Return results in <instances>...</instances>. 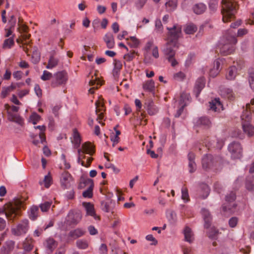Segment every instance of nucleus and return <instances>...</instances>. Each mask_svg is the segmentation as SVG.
I'll return each mask as SVG.
<instances>
[{
  "label": "nucleus",
  "mask_w": 254,
  "mask_h": 254,
  "mask_svg": "<svg viewBox=\"0 0 254 254\" xmlns=\"http://www.w3.org/2000/svg\"><path fill=\"white\" fill-rule=\"evenodd\" d=\"M96 106V114L98 116L97 121L101 124L100 120L104 119V113L106 111L104 103L101 101H97L95 103Z\"/></svg>",
  "instance_id": "obj_13"
},
{
  "label": "nucleus",
  "mask_w": 254,
  "mask_h": 254,
  "mask_svg": "<svg viewBox=\"0 0 254 254\" xmlns=\"http://www.w3.org/2000/svg\"><path fill=\"white\" fill-rule=\"evenodd\" d=\"M177 3L178 0H169L165 3L167 11H171L174 10L177 6Z\"/></svg>",
  "instance_id": "obj_39"
},
{
  "label": "nucleus",
  "mask_w": 254,
  "mask_h": 254,
  "mask_svg": "<svg viewBox=\"0 0 254 254\" xmlns=\"http://www.w3.org/2000/svg\"><path fill=\"white\" fill-rule=\"evenodd\" d=\"M71 180L72 177L68 172H63L61 177V183L62 187L64 189L69 188Z\"/></svg>",
  "instance_id": "obj_14"
},
{
  "label": "nucleus",
  "mask_w": 254,
  "mask_h": 254,
  "mask_svg": "<svg viewBox=\"0 0 254 254\" xmlns=\"http://www.w3.org/2000/svg\"><path fill=\"white\" fill-rule=\"evenodd\" d=\"M15 243L12 240L5 242L0 249L1 254H9L14 249Z\"/></svg>",
  "instance_id": "obj_16"
},
{
  "label": "nucleus",
  "mask_w": 254,
  "mask_h": 254,
  "mask_svg": "<svg viewBox=\"0 0 254 254\" xmlns=\"http://www.w3.org/2000/svg\"><path fill=\"white\" fill-rule=\"evenodd\" d=\"M182 198L186 201L190 200L188 190L186 187H184L182 189Z\"/></svg>",
  "instance_id": "obj_53"
},
{
  "label": "nucleus",
  "mask_w": 254,
  "mask_h": 254,
  "mask_svg": "<svg viewBox=\"0 0 254 254\" xmlns=\"http://www.w3.org/2000/svg\"><path fill=\"white\" fill-rule=\"evenodd\" d=\"M44 183L45 187L46 188H49L52 183V178L50 174L48 173L47 175H46L44 178Z\"/></svg>",
  "instance_id": "obj_47"
},
{
  "label": "nucleus",
  "mask_w": 254,
  "mask_h": 254,
  "mask_svg": "<svg viewBox=\"0 0 254 254\" xmlns=\"http://www.w3.org/2000/svg\"><path fill=\"white\" fill-rule=\"evenodd\" d=\"M236 198V193L233 191L230 192L225 196V201L228 203H232V205H227L226 203L222 205V208L224 212L229 211L232 212L236 207V204L234 202Z\"/></svg>",
  "instance_id": "obj_5"
},
{
  "label": "nucleus",
  "mask_w": 254,
  "mask_h": 254,
  "mask_svg": "<svg viewBox=\"0 0 254 254\" xmlns=\"http://www.w3.org/2000/svg\"><path fill=\"white\" fill-rule=\"evenodd\" d=\"M175 56H169L166 57V59L168 62L171 64V65L173 67L175 66L178 64V62L175 59Z\"/></svg>",
  "instance_id": "obj_55"
},
{
  "label": "nucleus",
  "mask_w": 254,
  "mask_h": 254,
  "mask_svg": "<svg viewBox=\"0 0 254 254\" xmlns=\"http://www.w3.org/2000/svg\"><path fill=\"white\" fill-rule=\"evenodd\" d=\"M219 0H210L209 3V9L213 11H215L218 7Z\"/></svg>",
  "instance_id": "obj_50"
},
{
  "label": "nucleus",
  "mask_w": 254,
  "mask_h": 254,
  "mask_svg": "<svg viewBox=\"0 0 254 254\" xmlns=\"http://www.w3.org/2000/svg\"><path fill=\"white\" fill-rule=\"evenodd\" d=\"M210 108L215 112L217 111L219 108L222 107V105L221 103L219 98H216L209 102Z\"/></svg>",
  "instance_id": "obj_34"
},
{
  "label": "nucleus",
  "mask_w": 254,
  "mask_h": 254,
  "mask_svg": "<svg viewBox=\"0 0 254 254\" xmlns=\"http://www.w3.org/2000/svg\"><path fill=\"white\" fill-rule=\"evenodd\" d=\"M219 158L218 156H214L211 154H205L201 160L202 168L208 171L213 169L219 163Z\"/></svg>",
  "instance_id": "obj_2"
},
{
  "label": "nucleus",
  "mask_w": 254,
  "mask_h": 254,
  "mask_svg": "<svg viewBox=\"0 0 254 254\" xmlns=\"http://www.w3.org/2000/svg\"><path fill=\"white\" fill-rule=\"evenodd\" d=\"M68 80V74L66 71H58L54 74L53 79L51 85L55 88L60 85L65 84Z\"/></svg>",
  "instance_id": "obj_4"
},
{
  "label": "nucleus",
  "mask_w": 254,
  "mask_h": 254,
  "mask_svg": "<svg viewBox=\"0 0 254 254\" xmlns=\"http://www.w3.org/2000/svg\"><path fill=\"white\" fill-rule=\"evenodd\" d=\"M29 228V221L27 219L22 220L15 229L12 230V233L14 235L20 236L25 234Z\"/></svg>",
  "instance_id": "obj_10"
},
{
  "label": "nucleus",
  "mask_w": 254,
  "mask_h": 254,
  "mask_svg": "<svg viewBox=\"0 0 254 254\" xmlns=\"http://www.w3.org/2000/svg\"><path fill=\"white\" fill-rule=\"evenodd\" d=\"M32 240L31 239H26L23 244V248L26 252L31 251L33 248Z\"/></svg>",
  "instance_id": "obj_41"
},
{
  "label": "nucleus",
  "mask_w": 254,
  "mask_h": 254,
  "mask_svg": "<svg viewBox=\"0 0 254 254\" xmlns=\"http://www.w3.org/2000/svg\"><path fill=\"white\" fill-rule=\"evenodd\" d=\"M30 119L34 125L36 124L41 119V117L36 113H33L30 117Z\"/></svg>",
  "instance_id": "obj_51"
},
{
  "label": "nucleus",
  "mask_w": 254,
  "mask_h": 254,
  "mask_svg": "<svg viewBox=\"0 0 254 254\" xmlns=\"http://www.w3.org/2000/svg\"><path fill=\"white\" fill-rule=\"evenodd\" d=\"M244 131L249 136H252L254 134V127L249 123H243L242 124Z\"/></svg>",
  "instance_id": "obj_28"
},
{
  "label": "nucleus",
  "mask_w": 254,
  "mask_h": 254,
  "mask_svg": "<svg viewBox=\"0 0 254 254\" xmlns=\"http://www.w3.org/2000/svg\"><path fill=\"white\" fill-rule=\"evenodd\" d=\"M122 68V63L117 60H114V68L113 70V74L115 78L119 77L121 69Z\"/></svg>",
  "instance_id": "obj_30"
},
{
  "label": "nucleus",
  "mask_w": 254,
  "mask_h": 254,
  "mask_svg": "<svg viewBox=\"0 0 254 254\" xmlns=\"http://www.w3.org/2000/svg\"><path fill=\"white\" fill-rule=\"evenodd\" d=\"M205 79L203 77L198 78L195 83L193 92L196 96L198 97L201 91L205 86Z\"/></svg>",
  "instance_id": "obj_15"
},
{
  "label": "nucleus",
  "mask_w": 254,
  "mask_h": 254,
  "mask_svg": "<svg viewBox=\"0 0 254 254\" xmlns=\"http://www.w3.org/2000/svg\"><path fill=\"white\" fill-rule=\"evenodd\" d=\"M144 107L150 115H154L158 112V110L155 107L153 101L151 100L146 101L144 103Z\"/></svg>",
  "instance_id": "obj_19"
},
{
  "label": "nucleus",
  "mask_w": 254,
  "mask_h": 254,
  "mask_svg": "<svg viewBox=\"0 0 254 254\" xmlns=\"http://www.w3.org/2000/svg\"><path fill=\"white\" fill-rule=\"evenodd\" d=\"M221 94L222 96L230 100H233L235 98L234 94L232 89L224 88L221 90Z\"/></svg>",
  "instance_id": "obj_29"
},
{
  "label": "nucleus",
  "mask_w": 254,
  "mask_h": 254,
  "mask_svg": "<svg viewBox=\"0 0 254 254\" xmlns=\"http://www.w3.org/2000/svg\"><path fill=\"white\" fill-rule=\"evenodd\" d=\"M16 23V19L14 15H11L9 17L8 20V25H10L11 27H14Z\"/></svg>",
  "instance_id": "obj_60"
},
{
  "label": "nucleus",
  "mask_w": 254,
  "mask_h": 254,
  "mask_svg": "<svg viewBox=\"0 0 254 254\" xmlns=\"http://www.w3.org/2000/svg\"><path fill=\"white\" fill-rule=\"evenodd\" d=\"M20 87L19 83L13 84L12 83L10 86L7 87H2V91L1 92V97L2 98H5L7 95L12 91L14 90L16 87Z\"/></svg>",
  "instance_id": "obj_23"
},
{
  "label": "nucleus",
  "mask_w": 254,
  "mask_h": 254,
  "mask_svg": "<svg viewBox=\"0 0 254 254\" xmlns=\"http://www.w3.org/2000/svg\"><path fill=\"white\" fill-rule=\"evenodd\" d=\"M106 168L111 169L115 173L117 174L120 172V170L118 169L114 164L108 163L105 165Z\"/></svg>",
  "instance_id": "obj_59"
},
{
  "label": "nucleus",
  "mask_w": 254,
  "mask_h": 254,
  "mask_svg": "<svg viewBox=\"0 0 254 254\" xmlns=\"http://www.w3.org/2000/svg\"><path fill=\"white\" fill-rule=\"evenodd\" d=\"M197 30V28L196 25L192 23H190L186 26L184 31L187 34H193Z\"/></svg>",
  "instance_id": "obj_37"
},
{
  "label": "nucleus",
  "mask_w": 254,
  "mask_h": 254,
  "mask_svg": "<svg viewBox=\"0 0 254 254\" xmlns=\"http://www.w3.org/2000/svg\"><path fill=\"white\" fill-rule=\"evenodd\" d=\"M183 233L186 241L191 243L194 241V234L190 227L186 226L184 230Z\"/></svg>",
  "instance_id": "obj_21"
},
{
  "label": "nucleus",
  "mask_w": 254,
  "mask_h": 254,
  "mask_svg": "<svg viewBox=\"0 0 254 254\" xmlns=\"http://www.w3.org/2000/svg\"><path fill=\"white\" fill-rule=\"evenodd\" d=\"M76 246L80 249H85L88 247L89 244L85 240H78L76 242Z\"/></svg>",
  "instance_id": "obj_44"
},
{
  "label": "nucleus",
  "mask_w": 254,
  "mask_h": 254,
  "mask_svg": "<svg viewBox=\"0 0 254 254\" xmlns=\"http://www.w3.org/2000/svg\"><path fill=\"white\" fill-rule=\"evenodd\" d=\"M155 88V83L153 80L146 81L143 85L144 90L151 92Z\"/></svg>",
  "instance_id": "obj_38"
},
{
  "label": "nucleus",
  "mask_w": 254,
  "mask_h": 254,
  "mask_svg": "<svg viewBox=\"0 0 254 254\" xmlns=\"http://www.w3.org/2000/svg\"><path fill=\"white\" fill-rule=\"evenodd\" d=\"M104 42L106 44V46L109 49H112L115 46L114 37L111 33H107L105 34L103 38Z\"/></svg>",
  "instance_id": "obj_20"
},
{
  "label": "nucleus",
  "mask_w": 254,
  "mask_h": 254,
  "mask_svg": "<svg viewBox=\"0 0 254 254\" xmlns=\"http://www.w3.org/2000/svg\"><path fill=\"white\" fill-rule=\"evenodd\" d=\"M147 0H137L135 3V6L138 9L142 8Z\"/></svg>",
  "instance_id": "obj_64"
},
{
  "label": "nucleus",
  "mask_w": 254,
  "mask_h": 254,
  "mask_svg": "<svg viewBox=\"0 0 254 254\" xmlns=\"http://www.w3.org/2000/svg\"><path fill=\"white\" fill-rule=\"evenodd\" d=\"M155 28L159 32H162L163 27L160 19H157L155 21Z\"/></svg>",
  "instance_id": "obj_56"
},
{
  "label": "nucleus",
  "mask_w": 254,
  "mask_h": 254,
  "mask_svg": "<svg viewBox=\"0 0 254 254\" xmlns=\"http://www.w3.org/2000/svg\"><path fill=\"white\" fill-rule=\"evenodd\" d=\"M8 120L10 121L15 122L20 126L24 124V120L18 114H12L8 112Z\"/></svg>",
  "instance_id": "obj_24"
},
{
  "label": "nucleus",
  "mask_w": 254,
  "mask_h": 254,
  "mask_svg": "<svg viewBox=\"0 0 254 254\" xmlns=\"http://www.w3.org/2000/svg\"><path fill=\"white\" fill-rule=\"evenodd\" d=\"M179 47L178 42L168 40L162 50L164 55L166 56H175L176 51Z\"/></svg>",
  "instance_id": "obj_6"
},
{
  "label": "nucleus",
  "mask_w": 254,
  "mask_h": 254,
  "mask_svg": "<svg viewBox=\"0 0 254 254\" xmlns=\"http://www.w3.org/2000/svg\"><path fill=\"white\" fill-rule=\"evenodd\" d=\"M173 78L177 81H182L185 79L186 75L184 72L179 71L174 74Z\"/></svg>",
  "instance_id": "obj_48"
},
{
  "label": "nucleus",
  "mask_w": 254,
  "mask_h": 254,
  "mask_svg": "<svg viewBox=\"0 0 254 254\" xmlns=\"http://www.w3.org/2000/svg\"><path fill=\"white\" fill-rule=\"evenodd\" d=\"M111 140L113 142V146H114L116 144H118L120 141V137L119 136L115 135L114 133H112L111 135Z\"/></svg>",
  "instance_id": "obj_57"
},
{
  "label": "nucleus",
  "mask_w": 254,
  "mask_h": 254,
  "mask_svg": "<svg viewBox=\"0 0 254 254\" xmlns=\"http://www.w3.org/2000/svg\"><path fill=\"white\" fill-rule=\"evenodd\" d=\"M238 219L236 217H232L229 221V225L231 228H234L236 226L238 223Z\"/></svg>",
  "instance_id": "obj_58"
},
{
  "label": "nucleus",
  "mask_w": 254,
  "mask_h": 254,
  "mask_svg": "<svg viewBox=\"0 0 254 254\" xmlns=\"http://www.w3.org/2000/svg\"><path fill=\"white\" fill-rule=\"evenodd\" d=\"M222 20L224 22H227L234 17L238 4L233 0H222Z\"/></svg>",
  "instance_id": "obj_1"
},
{
  "label": "nucleus",
  "mask_w": 254,
  "mask_h": 254,
  "mask_svg": "<svg viewBox=\"0 0 254 254\" xmlns=\"http://www.w3.org/2000/svg\"><path fill=\"white\" fill-rule=\"evenodd\" d=\"M87 229L91 235H95L98 234V230L92 225L88 226Z\"/></svg>",
  "instance_id": "obj_63"
},
{
  "label": "nucleus",
  "mask_w": 254,
  "mask_h": 254,
  "mask_svg": "<svg viewBox=\"0 0 254 254\" xmlns=\"http://www.w3.org/2000/svg\"><path fill=\"white\" fill-rule=\"evenodd\" d=\"M4 214L9 220L13 221L17 215V209L11 204L7 205L0 208V214Z\"/></svg>",
  "instance_id": "obj_9"
},
{
  "label": "nucleus",
  "mask_w": 254,
  "mask_h": 254,
  "mask_svg": "<svg viewBox=\"0 0 254 254\" xmlns=\"http://www.w3.org/2000/svg\"><path fill=\"white\" fill-rule=\"evenodd\" d=\"M39 212V207L32 205L28 212V217L31 220L34 221L38 217Z\"/></svg>",
  "instance_id": "obj_22"
},
{
  "label": "nucleus",
  "mask_w": 254,
  "mask_h": 254,
  "mask_svg": "<svg viewBox=\"0 0 254 254\" xmlns=\"http://www.w3.org/2000/svg\"><path fill=\"white\" fill-rule=\"evenodd\" d=\"M228 150L233 159H239L242 156V148L237 142H233L228 146Z\"/></svg>",
  "instance_id": "obj_8"
},
{
  "label": "nucleus",
  "mask_w": 254,
  "mask_h": 254,
  "mask_svg": "<svg viewBox=\"0 0 254 254\" xmlns=\"http://www.w3.org/2000/svg\"><path fill=\"white\" fill-rule=\"evenodd\" d=\"M35 129H39L41 130V132L39 133V137L41 139V142L43 143L46 141V136L44 133L46 130V127L44 126H38L34 127Z\"/></svg>",
  "instance_id": "obj_40"
},
{
  "label": "nucleus",
  "mask_w": 254,
  "mask_h": 254,
  "mask_svg": "<svg viewBox=\"0 0 254 254\" xmlns=\"http://www.w3.org/2000/svg\"><path fill=\"white\" fill-rule=\"evenodd\" d=\"M101 206L102 210L106 212H109L111 210V207L109 206V204L106 202H102Z\"/></svg>",
  "instance_id": "obj_62"
},
{
  "label": "nucleus",
  "mask_w": 254,
  "mask_h": 254,
  "mask_svg": "<svg viewBox=\"0 0 254 254\" xmlns=\"http://www.w3.org/2000/svg\"><path fill=\"white\" fill-rule=\"evenodd\" d=\"M89 85L91 86H93V87L89 89V93L93 94L94 90L98 88V86H101L102 84L100 80L99 79H97V78L95 77V79H92L90 80Z\"/></svg>",
  "instance_id": "obj_27"
},
{
  "label": "nucleus",
  "mask_w": 254,
  "mask_h": 254,
  "mask_svg": "<svg viewBox=\"0 0 254 254\" xmlns=\"http://www.w3.org/2000/svg\"><path fill=\"white\" fill-rule=\"evenodd\" d=\"M193 11L196 14H200L203 13L206 9V6L202 3H199L195 4L193 6Z\"/></svg>",
  "instance_id": "obj_33"
},
{
  "label": "nucleus",
  "mask_w": 254,
  "mask_h": 254,
  "mask_svg": "<svg viewBox=\"0 0 254 254\" xmlns=\"http://www.w3.org/2000/svg\"><path fill=\"white\" fill-rule=\"evenodd\" d=\"M249 81L251 88L254 91V69L250 68L249 70Z\"/></svg>",
  "instance_id": "obj_43"
},
{
  "label": "nucleus",
  "mask_w": 254,
  "mask_h": 254,
  "mask_svg": "<svg viewBox=\"0 0 254 254\" xmlns=\"http://www.w3.org/2000/svg\"><path fill=\"white\" fill-rule=\"evenodd\" d=\"M214 67L210 71V74L211 76H215L218 73L220 69V63L219 61H216L214 62Z\"/></svg>",
  "instance_id": "obj_42"
},
{
  "label": "nucleus",
  "mask_w": 254,
  "mask_h": 254,
  "mask_svg": "<svg viewBox=\"0 0 254 254\" xmlns=\"http://www.w3.org/2000/svg\"><path fill=\"white\" fill-rule=\"evenodd\" d=\"M82 215L80 212L70 211L67 216L66 221L69 225H77L81 220Z\"/></svg>",
  "instance_id": "obj_12"
},
{
  "label": "nucleus",
  "mask_w": 254,
  "mask_h": 254,
  "mask_svg": "<svg viewBox=\"0 0 254 254\" xmlns=\"http://www.w3.org/2000/svg\"><path fill=\"white\" fill-rule=\"evenodd\" d=\"M218 234V231L215 228H212L211 232L208 234V237L211 239H215L216 237Z\"/></svg>",
  "instance_id": "obj_61"
},
{
  "label": "nucleus",
  "mask_w": 254,
  "mask_h": 254,
  "mask_svg": "<svg viewBox=\"0 0 254 254\" xmlns=\"http://www.w3.org/2000/svg\"><path fill=\"white\" fill-rule=\"evenodd\" d=\"M52 77L53 75L52 73L47 70H44L41 78L44 81H46L50 79Z\"/></svg>",
  "instance_id": "obj_54"
},
{
  "label": "nucleus",
  "mask_w": 254,
  "mask_h": 254,
  "mask_svg": "<svg viewBox=\"0 0 254 254\" xmlns=\"http://www.w3.org/2000/svg\"><path fill=\"white\" fill-rule=\"evenodd\" d=\"M52 203L51 202L46 201L40 205L41 210L43 212L47 211L51 207Z\"/></svg>",
  "instance_id": "obj_52"
},
{
  "label": "nucleus",
  "mask_w": 254,
  "mask_h": 254,
  "mask_svg": "<svg viewBox=\"0 0 254 254\" xmlns=\"http://www.w3.org/2000/svg\"><path fill=\"white\" fill-rule=\"evenodd\" d=\"M32 62L36 64L39 62L40 60V54L37 51H35L33 52L32 56Z\"/></svg>",
  "instance_id": "obj_49"
},
{
  "label": "nucleus",
  "mask_w": 254,
  "mask_h": 254,
  "mask_svg": "<svg viewBox=\"0 0 254 254\" xmlns=\"http://www.w3.org/2000/svg\"><path fill=\"white\" fill-rule=\"evenodd\" d=\"M72 142L74 144L76 147H78L81 143V137L80 134L76 128L73 129V139Z\"/></svg>",
  "instance_id": "obj_36"
},
{
  "label": "nucleus",
  "mask_w": 254,
  "mask_h": 254,
  "mask_svg": "<svg viewBox=\"0 0 254 254\" xmlns=\"http://www.w3.org/2000/svg\"><path fill=\"white\" fill-rule=\"evenodd\" d=\"M59 62V60L56 58L54 54H52L49 58L46 68L48 69H52L56 67Z\"/></svg>",
  "instance_id": "obj_31"
},
{
  "label": "nucleus",
  "mask_w": 254,
  "mask_h": 254,
  "mask_svg": "<svg viewBox=\"0 0 254 254\" xmlns=\"http://www.w3.org/2000/svg\"><path fill=\"white\" fill-rule=\"evenodd\" d=\"M82 150L79 149L78 150V162H80L81 160L85 158V153L89 154L90 155H93L95 152L94 147L90 142H85L82 145Z\"/></svg>",
  "instance_id": "obj_7"
},
{
  "label": "nucleus",
  "mask_w": 254,
  "mask_h": 254,
  "mask_svg": "<svg viewBox=\"0 0 254 254\" xmlns=\"http://www.w3.org/2000/svg\"><path fill=\"white\" fill-rule=\"evenodd\" d=\"M237 42L235 36H230L226 38V42L220 48V52L223 56L232 54L235 50L234 45Z\"/></svg>",
  "instance_id": "obj_3"
},
{
  "label": "nucleus",
  "mask_w": 254,
  "mask_h": 254,
  "mask_svg": "<svg viewBox=\"0 0 254 254\" xmlns=\"http://www.w3.org/2000/svg\"><path fill=\"white\" fill-rule=\"evenodd\" d=\"M169 31L168 40L178 42V40L181 33V28L178 25H174L172 28H167Z\"/></svg>",
  "instance_id": "obj_11"
},
{
  "label": "nucleus",
  "mask_w": 254,
  "mask_h": 254,
  "mask_svg": "<svg viewBox=\"0 0 254 254\" xmlns=\"http://www.w3.org/2000/svg\"><path fill=\"white\" fill-rule=\"evenodd\" d=\"M83 206L85 207L87 215L93 216L95 219H99V217L95 212L94 205L90 202H83Z\"/></svg>",
  "instance_id": "obj_18"
},
{
  "label": "nucleus",
  "mask_w": 254,
  "mask_h": 254,
  "mask_svg": "<svg viewBox=\"0 0 254 254\" xmlns=\"http://www.w3.org/2000/svg\"><path fill=\"white\" fill-rule=\"evenodd\" d=\"M237 74V68L235 66H231L228 69L227 73L226 75V78L228 80H234Z\"/></svg>",
  "instance_id": "obj_35"
},
{
  "label": "nucleus",
  "mask_w": 254,
  "mask_h": 254,
  "mask_svg": "<svg viewBox=\"0 0 254 254\" xmlns=\"http://www.w3.org/2000/svg\"><path fill=\"white\" fill-rule=\"evenodd\" d=\"M44 245L46 249L48 254H52L58 246L57 243L53 238L47 239Z\"/></svg>",
  "instance_id": "obj_17"
},
{
  "label": "nucleus",
  "mask_w": 254,
  "mask_h": 254,
  "mask_svg": "<svg viewBox=\"0 0 254 254\" xmlns=\"http://www.w3.org/2000/svg\"><path fill=\"white\" fill-rule=\"evenodd\" d=\"M195 125L199 127L203 126L205 127H209L211 126V122L207 117H202L196 121Z\"/></svg>",
  "instance_id": "obj_25"
},
{
  "label": "nucleus",
  "mask_w": 254,
  "mask_h": 254,
  "mask_svg": "<svg viewBox=\"0 0 254 254\" xmlns=\"http://www.w3.org/2000/svg\"><path fill=\"white\" fill-rule=\"evenodd\" d=\"M127 40H129L128 44L132 47H137L139 44L138 40L135 37H130L129 39Z\"/></svg>",
  "instance_id": "obj_46"
},
{
  "label": "nucleus",
  "mask_w": 254,
  "mask_h": 254,
  "mask_svg": "<svg viewBox=\"0 0 254 254\" xmlns=\"http://www.w3.org/2000/svg\"><path fill=\"white\" fill-rule=\"evenodd\" d=\"M87 181L91 182V185L87 190L83 192L82 196L85 198H91L93 196V182L90 179H88Z\"/></svg>",
  "instance_id": "obj_32"
},
{
  "label": "nucleus",
  "mask_w": 254,
  "mask_h": 254,
  "mask_svg": "<svg viewBox=\"0 0 254 254\" xmlns=\"http://www.w3.org/2000/svg\"><path fill=\"white\" fill-rule=\"evenodd\" d=\"M13 36L5 39L3 44V48H10L14 45Z\"/></svg>",
  "instance_id": "obj_45"
},
{
  "label": "nucleus",
  "mask_w": 254,
  "mask_h": 254,
  "mask_svg": "<svg viewBox=\"0 0 254 254\" xmlns=\"http://www.w3.org/2000/svg\"><path fill=\"white\" fill-rule=\"evenodd\" d=\"M85 234V231L81 228H76L71 230L68 233V236L73 239H77L83 236Z\"/></svg>",
  "instance_id": "obj_26"
}]
</instances>
